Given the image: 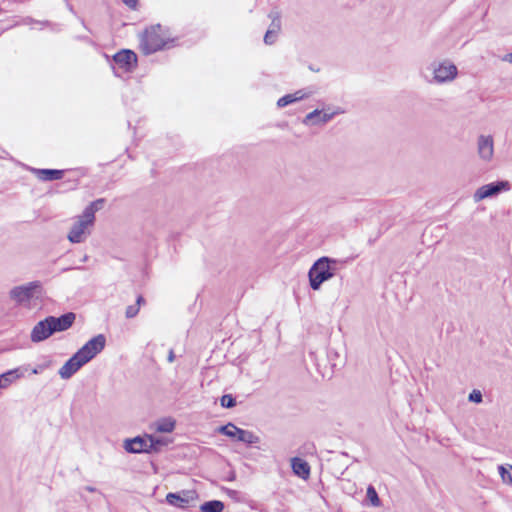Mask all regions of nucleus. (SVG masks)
Masks as SVG:
<instances>
[{
	"mask_svg": "<svg viewBox=\"0 0 512 512\" xmlns=\"http://www.w3.org/2000/svg\"><path fill=\"white\" fill-rule=\"evenodd\" d=\"M113 60L125 72H132L137 66V55L132 50H121L113 56Z\"/></svg>",
	"mask_w": 512,
	"mask_h": 512,
	"instance_id": "12",
	"label": "nucleus"
},
{
	"mask_svg": "<svg viewBox=\"0 0 512 512\" xmlns=\"http://www.w3.org/2000/svg\"><path fill=\"white\" fill-rule=\"evenodd\" d=\"M63 170L56 169H40L37 171L39 179L43 181L59 180L63 177Z\"/></svg>",
	"mask_w": 512,
	"mask_h": 512,
	"instance_id": "19",
	"label": "nucleus"
},
{
	"mask_svg": "<svg viewBox=\"0 0 512 512\" xmlns=\"http://www.w3.org/2000/svg\"><path fill=\"white\" fill-rule=\"evenodd\" d=\"M75 314L72 312L61 315L60 317L48 316L53 334L68 330L75 321Z\"/></svg>",
	"mask_w": 512,
	"mask_h": 512,
	"instance_id": "15",
	"label": "nucleus"
},
{
	"mask_svg": "<svg viewBox=\"0 0 512 512\" xmlns=\"http://www.w3.org/2000/svg\"><path fill=\"white\" fill-rule=\"evenodd\" d=\"M279 29H280L279 20L277 22H275V20H273V22L271 24V28L267 30V32L264 36L265 44L271 45L275 42Z\"/></svg>",
	"mask_w": 512,
	"mask_h": 512,
	"instance_id": "23",
	"label": "nucleus"
},
{
	"mask_svg": "<svg viewBox=\"0 0 512 512\" xmlns=\"http://www.w3.org/2000/svg\"><path fill=\"white\" fill-rule=\"evenodd\" d=\"M149 439H150L149 447H150V451L152 453L160 452L162 447L167 446L168 444L171 443V440H169L165 437H156V436L149 435Z\"/></svg>",
	"mask_w": 512,
	"mask_h": 512,
	"instance_id": "20",
	"label": "nucleus"
},
{
	"mask_svg": "<svg viewBox=\"0 0 512 512\" xmlns=\"http://www.w3.org/2000/svg\"><path fill=\"white\" fill-rule=\"evenodd\" d=\"M477 155L484 163H491L494 159V139L492 135L481 134L477 137Z\"/></svg>",
	"mask_w": 512,
	"mask_h": 512,
	"instance_id": "10",
	"label": "nucleus"
},
{
	"mask_svg": "<svg viewBox=\"0 0 512 512\" xmlns=\"http://www.w3.org/2000/svg\"><path fill=\"white\" fill-rule=\"evenodd\" d=\"M291 466L294 474L301 477L302 479L309 478L310 466L305 460L295 457L291 460Z\"/></svg>",
	"mask_w": 512,
	"mask_h": 512,
	"instance_id": "18",
	"label": "nucleus"
},
{
	"mask_svg": "<svg viewBox=\"0 0 512 512\" xmlns=\"http://www.w3.org/2000/svg\"><path fill=\"white\" fill-rule=\"evenodd\" d=\"M89 216V214H85L84 212L77 216L67 235L71 243H82L90 235L95 220Z\"/></svg>",
	"mask_w": 512,
	"mask_h": 512,
	"instance_id": "4",
	"label": "nucleus"
},
{
	"mask_svg": "<svg viewBox=\"0 0 512 512\" xmlns=\"http://www.w3.org/2000/svg\"><path fill=\"white\" fill-rule=\"evenodd\" d=\"M505 60L509 61L510 63H512V53L506 55L505 57Z\"/></svg>",
	"mask_w": 512,
	"mask_h": 512,
	"instance_id": "35",
	"label": "nucleus"
},
{
	"mask_svg": "<svg viewBox=\"0 0 512 512\" xmlns=\"http://www.w3.org/2000/svg\"><path fill=\"white\" fill-rule=\"evenodd\" d=\"M139 312V307L137 305H130L126 308L125 315L127 318L135 317Z\"/></svg>",
	"mask_w": 512,
	"mask_h": 512,
	"instance_id": "30",
	"label": "nucleus"
},
{
	"mask_svg": "<svg viewBox=\"0 0 512 512\" xmlns=\"http://www.w3.org/2000/svg\"><path fill=\"white\" fill-rule=\"evenodd\" d=\"M52 334L53 331L51 324L48 317H46L33 327L30 338L33 343H39L48 339Z\"/></svg>",
	"mask_w": 512,
	"mask_h": 512,
	"instance_id": "13",
	"label": "nucleus"
},
{
	"mask_svg": "<svg viewBox=\"0 0 512 512\" xmlns=\"http://www.w3.org/2000/svg\"><path fill=\"white\" fill-rule=\"evenodd\" d=\"M223 509L224 503L219 500L207 501L200 506L201 512H222Z\"/></svg>",
	"mask_w": 512,
	"mask_h": 512,
	"instance_id": "22",
	"label": "nucleus"
},
{
	"mask_svg": "<svg viewBox=\"0 0 512 512\" xmlns=\"http://www.w3.org/2000/svg\"><path fill=\"white\" fill-rule=\"evenodd\" d=\"M37 293H41V283L39 281H32L12 288L9 295L17 304L22 305L29 303Z\"/></svg>",
	"mask_w": 512,
	"mask_h": 512,
	"instance_id": "5",
	"label": "nucleus"
},
{
	"mask_svg": "<svg viewBox=\"0 0 512 512\" xmlns=\"http://www.w3.org/2000/svg\"><path fill=\"white\" fill-rule=\"evenodd\" d=\"M149 443V435H146L145 437L137 436L133 439H126L124 442V448L129 453H152L150 451Z\"/></svg>",
	"mask_w": 512,
	"mask_h": 512,
	"instance_id": "14",
	"label": "nucleus"
},
{
	"mask_svg": "<svg viewBox=\"0 0 512 512\" xmlns=\"http://www.w3.org/2000/svg\"><path fill=\"white\" fill-rule=\"evenodd\" d=\"M169 38L159 24L147 28L140 35V49L145 55L162 50L168 44Z\"/></svg>",
	"mask_w": 512,
	"mask_h": 512,
	"instance_id": "2",
	"label": "nucleus"
},
{
	"mask_svg": "<svg viewBox=\"0 0 512 512\" xmlns=\"http://www.w3.org/2000/svg\"><path fill=\"white\" fill-rule=\"evenodd\" d=\"M106 345V337L98 334L85 343L75 354L86 364L98 355Z\"/></svg>",
	"mask_w": 512,
	"mask_h": 512,
	"instance_id": "6",
	"label": "nucleus"
},
{
	"mask_svg": "<svg viewBox=\"0 0 512 512\" xmlns=\"http://www.w3.org/2000/svg\"><path fill=\"white\" fill-rule=\"evenodd\" d=\"M174 359H175L174 352H173V350H170L169 355H168V361L171 363L174 361Z\"/></svg>",
	"mask_w": 512,
	"mask_h": 512,
	"instance_id": "34",
	"label": "nucleus"
},
{
	"mask_svg": "<svg viewBox=\"0 0 512 512\" xmlns=\"http://www.w3.org/2000/svg\"><path fill=\"white\" fill-rule=\"evenodd\" d=\"M221 406L225 408H232L236 405V401L230 394H225L221 397Z\"/></svg>",
	"mask_w": 512,
	"mask_h": 512,
	"instance_id": "28",
	"label": "nucleus"
},
{
	"mask_svg": "<svg viewBox=\"0 0 512 512\" xmlns=\"http://www.w3.org/2000/svg\"><path fill=\"white\" fill-rule=\"evenodd\" d=\"M511 189V184L508 181H497L485 184L479 187L473 194L474 202L478 203L486 198L497 196L501 192H506Z\"/></svg>",
	"mask_w": 512,
	"mask_h": 512,
	"instance_id": "8",
	"label": "nucleus"
},
{
	"mask_svg": "<svg viewBox=\"0 0 512 512\" xmlns=\"http://www.w3.org/2000/svg\"><path fill=\"white\" fill-rule=\"evenodd\" d=\"M468 400L474 403H481L483 396L480 390L474 389L468 396Z\"/></svg>",
	"mask_w": 512,
	"mask_h": 512,
	"instance_id": "29",
	"label": "nucleus"
},
{
	"mask_svg": "<svg viewBox=\"0 0 512 512\" xmlns=\"http://www.w3.org/2000/svg\"><path fill=\"white\" fill-rule=\"evenodd\" d=\"M48 366H49L48 364L38 365V366H36L35 368L32 369V373L33 374H39L43 370H45Z\"/></svg>",
	"mask_w": 512,
	"mask_h": 512,
	"instance_id": "31",
	"label": "nucleus"
},
{
	"mask_svg": "<svg viewBox=\"0 0 512 512\" xmlns=\"http://www.w3.org/2000/svg\"><path fill=\"white\" fill-rule=\"evenodd\" d=\"M175 428V421L171 418H164L156 423V431L161 433H170Z\"/></svg>",
	"mask_w": 512,
	"mask_h": 512,
	"instance_id": "24",
	"label": "nucleus"
},
{
	"mask_svg": "<svg viewBox=\"0 0 512 512\" xmlns=\"http://www.w3.org/2000/svg\"><path fill=\"white\" fill-rule=\"evenodd\" d=\"M303 98H304V94L302 93V91H297L293 94H287V95L281 97L278 100L277 105H278V107L282 108V107L292 104L298 100H301Z\"/></svg>",
	"mask_w": 512,
	"mask_h": 512,
	"instance_id": "21",
	"label": "nucleus"
},
{
	"mask_svg": "<svg viewBox=\"0 0 512 512\" xmlns=\"http://www.w3.org/2000/svg\"><path fill=\"white\" fill-rule=\"evenodd\" d=\"M197 499V493L193 490H182L178 493H168L166 495V501L168 504L177 508H187L190 503L195 502Z\"/></svg>",
	"mask_w": 512,
	"mask_h": 512,
	"instance_id": "11",
	"label": "nucleus"
},
{
	"mask_svg": "<svg viewBox=\"0 0 512 512\" xmlns=\"http://www.w3.org/2000/svg\"><path fill=\"white\" fill-rule=\"evenodd\" d=\"M341 267V262L329 257H321L311 266L308 272L309 284L314 291L333 278Z\"/></svg>",
	"mask_w": 512,
	"mask_h": 512,
	"instance_id": "1",
	"label": "nucleus"
},
{
	"mask_svg": "<svg viewBox=\"0 0 512 512\" xmlns=\"http://www.w3.org/2000/svg\"><path fill=\"white\" fill-rule=\"evenodd\" d=\"M138 0H123V3L129 8L135 9Z\"/></svg>",
	"mask_w": 512,
	"mask_h": 512,
	"instance_id": "32",
	"label": "nucleus"
},
{
	"mask_svg": "<svg viewBox=\"0 0 512 512\" xmlns=\"http://www.w3.org/2000/svg\"><path fill=\"white\" fill-rule=\"evenodd\" d=\"M344 111L337 107L335 109H323L318 110L315 109L314 111L308 113L304 119L302 120V123L306 126H322L331 121L336 115L342 114Z\"/></svg>",
	"mask_w": 512,
	"mask_h": 512,
	"instance_id": "7",
	"label": "nucleus"
},
{
	"mask_svg": "<svg viewBox=\"0 0 512 512\" xmlns=\"http://www.w3.org/2000/svg\"><path fill=\"white\" fill-rule=\"evenodd\" d=\"M427 69L431 71L432 78L428 79L429 83L446 84L453 82L458 76V68L450 60L432 62Z\"/></svg>",
	"mask_w": 512,
	"mask_h": 512,
	"instance_id": "3",
	"label": "nucleus"
},
{
	"mask_svg": "<svg viewBox=\"0 0 512 512\" xmlns=\"http://www.w3.org/2000/svg\"><path fill=\"white\" fill-rule=\"evenodd\" d=\"M218 432L246 444H255L259 442V437L256 436L253 432L240 429L233 423H228L219 427Z\"/></svg>",
	"mask_w": 512,
	"mask_h": 512,
	"instance_id": "9",
	"label": "nucleus"
},
{
	"mask_svg": "<svg viewBox=\"0 0 512 512\" xmlns=\"http://www.w3.org/2000/svg\"><path fill=\"white\" fill-rule=\"evenodd\" d=\"M145 303V300L142 296H138L137 300H136V304L138 307H140L141 304Z\"/></svg>",
	"mask_w": 512,
	"mask_h": 512,
	"instance_id": "33",
	"label": "nucleus"
},
{
	"mask_svg": "<svg viewBox=\"0 0 512 512\" xmlns=\"http://www.w3.org/2000/svg\"><path fill=\"white\" fill-rule=\"evenodd\" d=\"M104 199H97L91 202L85 209L84 213L89 214L93 220H95V213L103 207Z\"/></svg>",
	"mask_w": 512,
	"mask_h": 512,
	"instance_id": "25",
	"label": "nucleus"
},
{
	"mask_svg": "<svg viewBox=\"0 0 512 512\" xmlns=\"http://www.w3.org/2000/svg\"><path fill=\"white\" fill-rule=\"evenodd\" d=\"M498 469L502 481L507 484H512V466L506 468L501 465Z\"/></svg>",
	"mask_w": 512,
	"mask_h": 512,
	"instance_id": "27",
	"label": "nucleus"
},
{
	"mask_svg": "<svg viewBox=\"0 0 512 512\" xmlns=\"http://www.w3.org/2000/svg\"><path fill=\"white\" fill-rule=\"evenodd\" d=\"M87 490L90 491V492H94L95 491V488L93 487H87Z\"/></svg>",
	"mask_w": 512,
	"mask_h": 512,
	"instance_id": "36",
	"label": "nucleus"
},
{
	"mask_svg": "<svg viewBox=\"0 0 512 512\" xmlns=\"http://www.w3.org/2000/svg\"><path fill=\"white\" fill-rule=\"evenodd\" d=\"M366 496L372 506L379 507L381 505V501H380L378 494L373 486H371V485L368 486Z\"/></svg>",
	"mask_w": 512,
	"mask_h": 512,
	"instance_id": "26",
	"label": "nucleus"
},
{
	"mask_svg": "<svg viewBox=\"0 0 512 512\" xmlns=\"http://www.w3.org/2000/svg\"><path fill=\"white\" fill-rule=\"evenodd\" d=\"M85 363L74 354L65 364L59 369V375L62 379L71 378Z\"/></svg>",
	"mask_w": 512,
	"mask_h": 512,
	"instance_id": "17",
	"label": "nucleus"
},
{
	"mask_svg": "<svg viewBox=\"0 0 512 512\" xmlns=\"http://www.w3.org/2000/svg\"><path fill=\"white\" fill-rule=\"evenodd\" d=\"M27 367L20 366L0 374V389H7L13 383L23 378Z\"/></svg>",
	"mask_w": 512,
	"mask_h": 512,
	"instance_id": "16",
	"label": "nucleus"
}]
</instances>
